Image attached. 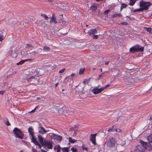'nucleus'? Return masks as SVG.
<instances>
[{"label": "nucleus", "instance_id": "1", "mask_svg": "<svg viewBox=\"0 0 152 152\" xmlns=\"http://www.w3.org/2000/svg\"><path fill=\"white\" fill-rule=\"evenodd\" d=\"M140 6L141 8L135 9L132 11L134 12L142 11L143 10H147L149 7L151 5V4L149 2H145L143 0H141L140 2Z\"/></svg>", "mask_w": 152, "mask_h": 152}, {"label": "nucleus", "instance_id": "2", "mask_svg": "<svg viewBox=\"0 0 152 152\" xmlns=\"http://www.w3.org/2000/svg\"><path fill=\"white\" fill-rule=\"evenodd\" d=\"M116 142L115 139L114 138L110 137L108 140L105 142V144H106V146L108 147L112 148L115 147Z\"/></svg>", "mask_w": 152, "mask_h": 152}, {"label": "nucleus", "instance_id": "3", "mask_svg": "<svg viewBox=\"0 0 152 152\" xmlns=\"http://www.w3.org/2000/svg\"><path fill=\"white\" fill-rule=\"evenodd\" d=\"M13 132L16 137L22 139L23 137L24 134L17 127H15L13 130Z\"/></svg>", "mask_w": 152, "mask_h": 152}, {"label": "nucleus", "instance_id": "4", "mask_svg": "<svg viewBox=\"0 0 152 152\" xmlns=\"http://www.w3.org/2000/svg\"><path fill=\"white\" fill-rule=\"evenodd\" d=\"M140 142L143 146V147L144 148L145 150L147 149L149 151H151V146L150 142H145L141 140H140Z\"/></svg>", "mask_w": 152, "mask_h": 152}, {"label": "nucleus", "instance_id": "5", "mask_svg": "<svg viewBox=\"0 0 152 152\" xmlns=\"http://www.w3.org/2000/svg\"><path fill=\"white\" fill-rule=\"evenodd\" d=\"M43 146L47 147L49 149H52L53 148V142L52 141L44 140V143Z\"/></svg>", "mask_w": 152, "mask_h": 152}, {"label": "nucleus", "instance_id": "6", "mask_svg": "<svg viewBox=\"0 0 152 152\" xmlns=\"http://www.w3.org/2000/svg\"><path fill=\"white\" fill-rule=\"evenodd\" d=\"M97 133L91 134L90 135V140L92 142V144L94 145H96V137Z\"/></svg>", "mask_w": 152, "mask_h": 152}, {"label": "nucleus", "instance_id": "7", "mask_svg": "<svg viewBox=\"0 0 152 152\" xmlns=\"http://www.w3.org/2000/svg\"><path fill=\"white\" fill-rule=\"evenodd\" d=\"M144 151L145 148L142 144L137 145L134 150L135 152H143Z\"/></svg>", "mask_w": 152, "mask_h": 152}, {"label": "nucleus", "instance_id": "8", "mask_svg": "<svg viewBox=\"0 0 152 152\" xmlns=\"http://www.w3.org/2000/svg\"><path fill=\"white\" fill-rule=\"evenodd\" d=\"M50 22L51 23L56 24L58 23V21L56 19V15L55 13H53L51 18Z\"/></svg>", "mask_w": 152, "mask_h": 152}, {"label": "nucleus", "instance_id": "9", "mask_svg": "<svg viewBox=\"0 0 152 152\" xmlns=\"http://www.w3.org/2000/svg\"><path fill=\"white\" fill-rule=\"evenodd\" d=\"M51 136L54 139H56L60 141L62 139V136L54 133L51 134Z\"/></svg>", "mask_w": 152, "mask_h": 152}, {"label": "nucleus", "instance_id": "10", "mask_svg": "<svg viewBox=\"0 0 152 152\" xmlns=\"http://www.w3.org/2000/svg\"><path fill=\"white\" fill-rule=\"evenodd\" d=\"M97 33V30L96 29H91L89 31H88V33L89 34V35L92 37L93 36L94 34Z\"/></svg>", "mask_w": 152, "mask_h": 152}, {"label": "nucleus", "instance_id": "11", "mask_svg": "<svg viewBox=\"0 0 152 152\" xmlns=\"http://www.w3.org/2000/svg\"><path fill=\"white\" fill-rule=\"evenodd\" d=\"M48 131H46L44 128L42 126H39V132L42 134L45 133Z\"/></svg>", "mask_w": 152, "mask_h": 152}, {"label": "nucleus", "instance_id": "12", "mask_svg": "<svg viewBox=\"0 0 152 152\" xmlns=\"http://www.w3.org/2000/svg\"><path fill=\"white\" fill-rule=\"evenodd\" d=\"M97 4L96 3H92L90 7L91 10L92 11H95L97 8Z\"/></svg>", "mask_w": 152, "mask_h": 152}, {"label": "nucleus", "instance_id": "13", "mask_svg": "<svg viewBox=\"0 0 152 152\" xmlns=\"http://www.w3.org/2000/svg\"><path fill=\"white\" fill-rule=\"evenodd\" d=\"M92 92L95 94H99L101 92L100 88H95L92 90Z\"/></svg>", "mask_w": 152, "mask_h": 152}, {"label": "nucleus", "instance_id": "14", "mask_svg": "<svg viewBox=\"0 0 152 152\" xmlns=\"http://www.w3.org/2000/svg\"><path fill=\"white\" fill-rule=\"evenodd\" d=\"M31 126L29 127L28 129V132L31 136H34V132Z\"/></svg>", "mask_w": 152, "mask_h": 152}, {"label": "nucleus", "instance_id": "15", "mask_svg": "<svg viewBox=\"0 0 152 152\" xmlns=\"http://www.w3.org/2000/svg\"><path fill=\"white\" fill-rule=\"evenodd\" d=\"M38 138L39 139V141L40 143L42 146H43V144H44V141H43V137L41 136H38Z\"/></svg>", "mask_w": 152, "mask_h": 152}, {"label": "nucleus", "instance_id": "16", "mask_svg": "<svg viewBox=\"0 0 152 152\" xmlns=\"http://www.w3.org/2000/svg\"><path fill=\"white\" fill-rule=\"evenodd\" d=\"M129 51L131 53H134L137 52V48L135 47H132L130 48Z\"/></svg>", "mask_w": 152, "mask_h": 152}, {"label": "nucleus", "instance_id": "17", "mask_svg": "<svg viewBox=\"0 0 152 152\" xmlns=\"http://www.w3.org/2000/svg\"><path fill=\"white\" fill-rule=\"evenodd\" d=\"M144 28L148 32H149V33L152 34V29L151 28L144 27Z\"/></svg>", "mask_w": 152, "mask_h": 152}, {"label": "nucleus", "instance_id": "18", "mask_svg": "<svg viewBox=\"0 0 152 152\" xmlns=\"http://www.w3.org/2000/svg\"><path fill=\"white\" fill-rule=\"evenodd\" d=\"M43 50L44 51L49 52L50 51V48L49 47L45 46L44 47Z\"/></svg>", "mask_w": 152, "mask_h": 152}, {"label": "nucleus", "instance_id": "19", "mask_svg": "<svg viewBox=\"0 0 152 152\" xmlns=\"http://www.w3.org/2000/svg\"><path fill=\"white\" fill-rule=\"evenodd\" d=\"M69 140L70 142L73 143H75L77 141L76 140H75V139H73L71 137H69Z\"/></svg>", "mask_w": 152, "mask_h": 152}, {"label": "nucleus", "instance_id": "20", "mask_svg": "<svg viewBox=\"0 0 152 152\" xmlns=\"http://www.w3.org/2000/svg\"><path fill=\"white\" fill-rule=\"evenodd\" d=\"M122 16L121 14H115L112 16V17L115 18L116 17H121Z\"/></svg>", "mask_w": 152, "mask_h": 152}, {"label": "nucleus", "instance_id": "21", "mask_svg": "<svg viewBox=\"0 0 152 152\" xmlns=\"http://www.w3.org/2000/svg\"><path fill=\"white\" fill-rule=\"evenodd\" d=\"M136 1V0H130L129 1V5L131 6L134 5Z\"/></svg>", "mask_w": 152, "mask_h": 152}, {"label": "nucleus", "instance_id": "22", "mask_svg": "<svg viewBox=\"0 0 152 152\" xmlns=\"http://www.w3.org/2000/svg\"><path fill=\"white\" fill-rule=\"evenodd\" d=\"M32 137V142L34 143L35 145L38 142L36 140V139L35 138L34 135Z\"/></svg>", "mask_w": 152, "mask_h": 152}, {"label": "nucleus", "instance_id": "23", "mask_svg": "<svg viewBox=\"0 0 152 152\" xmlns=\"http://www.w3.org/2000/svg\"><path fill=\"white\" fill-rule=\"evenodd\" d=\"M5 38L3 35V32L0 31V41H2Z\"/></svg>", "mask_w": 152, "mask_h": 152}, {"label": "nucleus", "instance_id": "24", "mask_svg": "<svg viewBox=\"0 0 152 152\" xmlns=\"http://www.w3.org/2000/svg\"><path fill=\"white\" fill-rule=\"evenodd\" d=\"M147 138L150 142L152 143V134H151L148 136Z\"/></svg>", "mask_w": 152, "mask_h": 152}, {"label": "nucleus", "instance_id": "25", "mask_svg": "<svg viewBox=\"0 0 152 152\" xmlns=\"http://www.w3.org/2000/svg\"><path fill=\"white\" fill-rule=\"evenodd\" d=\"M69 148L68 147L64 148H62L63 152H69Z\"/></svg>", "mask_w": 152, "mask_h": 152}, {"label": "nucleus", "instance_id": "26", "mask_svg": "<svg viewBox=\"0 0 152 152\" xmlns=\"http://www.w3.org/2000/svg\"><path fill=\"white\" fill-rule=\"evenodd\" d=\"M35 77V76H32L30 77L27 78V81L30 82L32 80V79H34Z\"/></svg>", "mask_w": 152, "mask_h": 152}, {"label": "nucleus", "instance_id": "27", "mask_svg": "<svg viewBox=\"0 0 152 152\" xmlns=\"http://www.w3.org/2000/svg\"><path fill=\"white\" fill-rule=\"evenodd\" d=\"M127 5L126 4L124 3L121 4V11L124 8H126V7Z\"/></svg>", "mask_w": 152, "mask_h": 152}, {"label": "nucleus", "instance_id": "28", "mask_svg": "<svg viewBox=\"0 0 152 152\" xmlns=\"http://www.w3.org/2000/svg\"><path fill=\"white\" fill-rule=\"evenodd\" d=\"M137 48V52L139 51H140L141 52H142L144 51V48L141 47H138V48Z\"/></svg>", "mask_w": 152, "mask_h": 152}, {"label": "nucleus", "instance_id": "29", "mask_svg": "<svg viewBox=\"0 0 152 152\" xmlns=\"http://www.w3.org/2000/svg\"><path fill=\"white\" fill-rule=\"evenodd\" d=\"M27 60H23L21 61H20L19 62L17 63V65H18L19 64H22L24 62L26 61Z\"/></svg>", "mask_w": 152, "mask_h": 152}, {"label": "nucleus", "instance_id": "30", "mask_svg": "<svg viewBox=\"0 0 152 152\" xmlns=\"http://www.w3.org/2000/svg\"><path fill=\"white\" fill-rule=\"evenodd\" d=\"M114 126H111L109 129L108 130V132H114Z\"/></svg>", "mask_w": 152, "mask_h": 152}, {"label": "nucleus", "instance_id": "31", "mask_svg": "<svg viewBox=\"0 0 152 152\" xmlns=\"http://www.w3.org/2000/svg\"><path fill=\"white\" fill-rule=\"evenodd\" d=\"M84 69L83 68L81 69H80L79 72V74L80 75H82L83 74L84 72Z\"/></svg>", "mask_w": 152, "mask_h": 152}, {"label": "nucleus", "instance_id": "32", "mask_svg": "<svg viewBox=\"0 0 152 152\" xmlns=\"http://www.w3.org/2000/svg\"><path fill=\"white\" fill-rule=\"evenodd\" d=\"M41 16L44 17L46 20H47L49 18L48 16L45 14H41Z\"/></svg>", "mask_w": 152, "mask_h": 152}, {"label": "nucleus", "instance_id": "33", "mask_svg": "<svg viewBox=\"0 0 152 152\" xmlns=\"http://www.w3.org/2000/svg\"><path fill=\"white\" fill-rule=\"evenodd\" d=\"M82 150L83 151H84V150H85L86 151V152H87L88 151V148H86L85 147L84 145H83L82 146Z\"/></svg>", "mask_w": 152, "mask_h": 152}, {"label": "nucleus", "instance_id": "34", "mask_svg": "<svg viewBox=\"0 0 152 152\" xmlns=\"http://www.w3.org/2000/svg\"><path fill=\"white\" fill-rule=\"evenodd\" d=\"M71 150L72 152H78L77 148L72 147Z\"/></svg>", "mask_w": 152, "mask_h": 152}, {"label": "nucleus", "instance_id": "35", "mask_svg": "<svg viewBox=\"0 0 152 152\" xmlns=\"http://www.w3.org/2000/svg\"><path fill=\"white\" fill-rule=\"evenodd\" d=\"M5 124L7 126H10L11 124L8 120L6 121L5 123Z\"/></svg>", "mask_w": 152, "mask_h": 152}, {"label": "nucleus", "instance_id": "36", "mask_svg": "<svg viewBox=\"0 0 152 152\" xmlns=\"http://www.w3.org/2000/svg\"><path fill=\"white\" fill-rule=\"evenodd\" d=\"M120 25H126L128 24L127 23L125 22H122L119 24Z\"/></svg>", "mask_w": 152, "mask_h": 152}, {"label": "nucleus", "instance_id": "37", "mask_svg": "<svg viewBox=\"0 0 152 152\" xmlns=\"http://www.w3.org/2000/svg\"><path fill=\"white\" fill-rule=\"evenodd\" d=\"M110 11V10H107L105 11H104V14L105 15H107L109 12Z\"/></svg>", "mask_w": 152, "mask_h": 152}, {"label": "nucleus", "instance_id": "38", "mask_svg": "<svg viewBox=\"0 0 152 152\" xmlns=\"http://www.w3.org/2000/svg\"><path fill=\"white\" fill-rule=\"evenodd\" d=\"M65 68L63 69H61V70H60L58 72L59 73H62L63 72L65 71Z\"/></svg>", "mask_w": 152, "mask_h": 152}, {"label": "nucleus", "instance_id": "39", "mask_svg": "<svg viewBox=\"0 0 152 152\" xmlns=\"http://www.w3.org/2000/svg\"><path fill=\"white\" fill-rule=\"evenodd\" d=\"M57 152H60L61 150V147L59 145H58V147L57 148Z\"/></svg>", "mask_w": 152, "mask_h": 152}, {"label": "nucleus", "instance_id": "40", "mask_svg": "<svg viewBox=\"0 0 152 152\" xmlns=\"http://www.w3.org/2000/svg\"><path fill=\"white\" fill-rule=\"evenodd\" d=\"M100 88L101 92H102V91L105 90L106 89V88H105L104 86L103 87H101V88Z\"/></svg>", "mask_w": 152, "mask_h": 152}, {"label": "nucleus", "instance_id": "41", "mask_svg": "<svg viewBox=\"0 0 152 152\" xmlns=\"http://www.w3.org/2000/svg\"><path fill=\"white\" fill-rule=\"evenodd\" d=\"M105 72H104L102 73L101 74H100L99 76V77H98V78H99V79L100 77H102L103 75L105 73Z\"/></svg>", "mask_w": 152, "mask_h": 152}, {"label": "nucleus", "instance_id": "42", "mask_svg": "<svg viewBox=\"0 0 152 152\" xmlns=\"http://www.w3.org/2000/svg\"><path fill=\"white\" fill-rule=\"evenodd\" d=\"M5 93V91H0V94L1 95H3Z\"/></svg>", "mask_w": 152, "mask_h": 152}, {"label": "nucleus", "instance_id": "43", "mask_svg": "<svg viewBox=\"0 0 152 152\" xmlns=\"http://www.w3.org/2000/svg\"><path fill=\"white\" fill-rule=\"evenodd\" d=\"M35 145H38L39 148H41L42 147L41 145L39 143V142H37L36 144H35Z\"/></svg>", "mask_w": 152, "mask_h": 152}, {"label": "nucleus", "instance_id": "44", "mask_svg": "<svg viewBox=\"0 0 152 152\" xmlns=\"http://www.w3.org/2000/svg\"><path fill=\"white\" fill-rule=\"evenodd\" d=\"M115 131L116 132H120L121 131V130L119 129H116L115 130Z\"/></svg>", "mask_w": 152, "mask_h": 152}, {"label": "nucleus", "instance_id": "45", "mask_svg": "<svg viewBox=\"0 0 152 152\" xmlns=\"http://www.w3.org/2000/svg\"><path fill=\"white\" fill-rule=\"evenodd\" d=\"M75 75V74H73V73H72V74H71L70 75V76H67L66 78V79L68 78V77H70V76H71L72 77H73V76H74Z\"/></svg>", "mask_w": 152, "mask_h": 152}, {"label": "nucleus", "instance_id": "46", "mask_svg": "<svg viewBox=\"0 0 152 152\" xmlns=\"http://www.w3.org/2000/svg\"><path fill=\"white\" fill-rule=\"evenodd\" d=\"M98 35H95L93 37V39H98Z\"/></svg>", "mask_w": 152, "mask_h": 152}, {"label": "nucleus", "instance_id": "47", "mask_svg": "<svg viewBox=\"0 0 152 152\" xmlns=\"http://www.w3.org/2000/svg\"><path fill=\"white\" fill-rule=\"evenodd\" d=\"M38 106H37V107H36L34 109H33V110H32L31 111V112H35V111L36 110V109H37Z\"/></svg>", "mask_w": 152, "mask_h": 152}, {"label": "nucleus", "instance_id": "48", "mask_svg": "<svg viewBox=\"0 0 152 152\" xmlns=\"http://www.w3.org/2000/svg\"><path fill=\"white\" fill-rule=\"evenodd\" d=\"M32 150L34 152H40L39 151H37V150L35 148H33Z\"/></svg>", "mask_w": 152, "mask_h": 152}, {"label": "nucleus", "instance_id": "49", "mask_svg": "<svg viewBox=\"0 0 152 152\" xmlns=\"http://www.w3.org/2000/svg\"><path fill=\"white\" fill-rule=\"evenodd\" d=\"M110 86V85L108 84L107 85H106L104 87H105V88L106 89L107 88L109 87Z\"/></svg>", "mask_w": 152, "mask_h": 152}, {"label": "nucleus", "instance_id": "50", "mask_svg": "<svg viewBox=\"0 0 152 152\" xmlns=\"http://www.w3.org/2000/svg\"><path fill=\"white\" fill-rule=\"evenodd\" d=\"M125 142L124 141H123V143L121 144V145L122 146H124L125 145Z\"/></svg>", "mask_w": 152, "mask_h": 152}, {"label": "nucleus", "instance_id": "51", "mask_svg": "<svg viewBox=\"0 0 152 152\" xmlns=\"http://www.w3.org/2000/svg\"><path fill=\"white\" fill-rule=\"evenodd\" d=\"M26 48H29L31 47V45H30L26 44Z\"/></svg>", "mask_w": 152, "mask_h": 152}, {"label": "nucleus", "instance_id": "52", "mask_svg": "<svg viewBox=\"0 0 152 152\" xmlns=\"http://www.w3.org/2000/svg\"><path fill=\"white\" fill-rule=\"evenodd\" d=\"M32 53L33 54H37H37H38V52H36L35 51H34V52H32Z\"/></svg>", "mask_w": 152, "mask_h": 152}, {"label": "nucleus", "instance_id": "53", "mask_svg": "<svg viewBox=\"0 0 152 152\" xmlns=\"http://www.w3.org/2000/svg\"><path fill=\"white\" fill-rule=\"evenodd\" d=\"M109 64V61H106L105 63V65H108Z\"/></svg>", "mask_w": 152, "mask_h": 152}, {"label": "nucleus", "instance_id": "54", "mask_svg": "<svg viewBox=\"0 0 152 152\" xmlns=\"http://www.w3.org/2000/svg\"><path fill=\"white\" fill-rule=\"evenodd\" d=\"M26 60H27L26 61H31L32 60V59H26Z\"/></svg>", "mask_w": 152, "mask_h": 152}, {"label": "nucleus", "instance_id": "55", "mask_svg": "<svg viewBox=\"0 0 152 152\" xmlns=\"http://www.w3.org/2000/svg\"><path fill=\"white\" fill-rule=\"evenodd\" d=\"M149 119L150 120H152L151 123L152 124V115L151 116Z\"/></svg>", "mask_w": 152, "mask_h": 152}, {"label": "nucleus", "instance_id": "56", "mask_svg": "<svg viewBox=\"0 0 152 152\" xmlns=\"http://www.w3.org/2000/svg\"><path fill=\"white\" fill-rule=\"evenodd\" d=\"M58 84V83H57L55 85V87L56 88Z\"/></svg>", "mask_w": 152, "mask_h": 152}, {"label": "nucleus", "instance_id": "57", "mask_svg": "<svg viewBox=\"0 0 152 152\" xmlns=\"http://www.w3.org/2000/svg\"><path fill=\"white\" fill-rule=\"evenodd\" d=\"M74 126L75 127H78V125L77 124H75L74 125Z\"/></svg>", "mask_w": 152, "mask_h": 152}, {"label": "nucleus", "instance_id": "58", "mask_svg": "<svg viewBox=\"0 0 152 152\" xmlns=\"http://www.w3.org/2000/svg\"><path fill=\"white\" fill-rule=\"evenodd\" d=\"M41 150L42 152H46V151H45L42 149H41Z\"/></svg>", "mask_w": 152, "mask_h": 152}, {"label": "nucleus", "instance_id": "59", "mask_svg": "<svg viewBox=\"0 0 152 152\" xmlns=\"http://www.w3.org/2000/svg\"><path fill=\"white\" fill-rule=\"evenodd\" d=\"M76 134V132H75L73 134L74 136H75Z\"/></svg>", "mask_w": 152, "mask_h": 152}, {"label": "nucleus", "instance_id": "60", "mask_svg": "<svg viewBox=\"0 0 152 152\" xmlns=\"http://www.w3.org/2000/svg\"><path fill=\"white\" fill-rule=\"evenodd\" d=\"M86 80H84L83 82V83L84 84H85V83H86Z\"/></svg>", "mask_w": 152, "mask_h": 152}, {"label": "nucleus", "instance_id": "61", "mask_svg": "<svg viewBox=\"0 0 152 152\" xmlns=\"http://www.w3.org/2000/svg\"><path fill=\"white\" fill-rule=\"evenodd\" d=\"M65 89H62V91H65Z\"/></svg>", "mask_w": 152, "mask_h": 152}, {"label": "nucleus", "instance_id": "62", "mask_svg": "<svg viewBox=\"0 0 152 152\" xmlns=\"http://www.w3.org/2000/svg\"><path fill=\"white\" fill-rule=\"evenodd\" d=\"M96 69L95 68H93V70H95Z\"/></svg>", "mask_w": 152, "mask_h": 152}, {"label": "nucleus", "instance_id": "63", "mask_svg": "<svg viewBox=\"0 0 152 152\" xmlns=\"http://www.w3.org/2000/svg\"><path fill=\"white\" fill-rule=\"evenodd\" d=\"M100 71L101 72H102V68L100 69Z\"/></svg>", "mask_w": 152, "mask_h": 152}, {"label": "nucleus", "instance_id": "64", "mask_svg": "<svg viewBox=\"0 0 152 152\" xmlns=\"http://www.w3.org/2000/svg\"><path fill=\"white\" fill-rule=\"evenodd\" d=\"M70 130L71 131H72L73 130L71 128H70Z\"/></svg>", "mask_w": 152, "mask_h": 152}]
</instances>
